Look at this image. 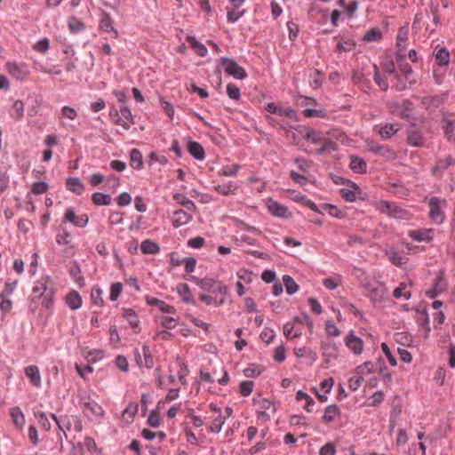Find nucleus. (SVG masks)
Here are the masks:
<instances>
[{
  "label": "nucleus",
  "mask_w": 455,
  "mask_h": 455,
  "mask_svg": "<svg viewBox=\"0 0 455 455\" xmlns=\"http://www.w3.org/2000/svg\"><path fill=\"white\" fill-rule=\"evenodd\" d=\"M80 405L84 412L88 416L89 413L98 417L102 418L104 416L103 408L95 401H84L83 399L80 401Z\"/></svg>",
  "instance_id": "nucleus-11"
},
{
  "label": "nucleus",
  "mask_w": 455,
  "mask_h": 455,
  "mask_svg": "<svg viewBox=\"0 0 455 455\" xmlns=\"http://www.w3.org/2000/svg\"><path fill=\"white\" fill-rule=\"evenodd\" d=\"M377 210L381 213H385L390 217L399 219V220H409L410 213L405 209L398 206L395 203H390L388 201H379L377 205Z\"/></svg>",
  "instance_id": "nucleus-1"
},
{
  "label": "nucleus",
  "mask_w": 455,
  "mask_h": 455,
  "mask_svg": "<svg viewBox=\"0 0 455 455\" xmlns=\"http://www.w3.org/2000/svg\"><path fill=\"white\" fill-rule=\"evenodd\" d=\"M41 297L43 298L42 305L46 308H50L52 306L53 291L49 289L45 292H42Z\"/></svg>",
  "instance_id": "nucleus-62"
},
{
  "label": "nucleus",
  "mask_w": 455,
  "mask_h": 455,
  "mask_svg": "<svg viewBox=\"0 0 455 455\" xmlns=\"http://www.w3.org/2000/svg\"><path fill=\"white\" fill-rule=\"evenodd\" d=\"M455 164V160L451 156H447L443 159H438L435 165L432 169V172L435 176H442L444 171Z\"/></svg>",
  "instance_id": "nucleus-14"
},
{
  "label": "nucleus",
  "mask_w": 455,
  "mask_h": 455,
  "mask_svg": "<svg viewBox=\"0 0 455 455\" xmlns=\"http://www.w3.org/2000/svg\"><path fill=\"white\" fill-rule=\"evenodd\" d=\"M408 235L417 242H430L433 239V229L422 228L410 230Z\"/></svg>",
  "instance_id": "nucleus-13"
},
{
  "label": "nucleus",
  "mask_w": 455,
  "mask_h": 455,
  "mask_svg": "<svg viewBox=\"0 0 455 455\" xmlns=\"http://www.w3.org/2000/svg\"><path fill=\"white\" fill-rule=\"evenodd\" d=\"M340 414V410L336 404L329 405L325 408L323 420L326 423H330L334 420V419Z\"/></svg>",
  "instance_id": "nucleus-34"
},
{
  "label": "nucleus",
  "mask_w": 455,
  "mask_h": 455,
  "mask_svg": "<svg viewBox=\"0 0 455 455\" xmlns=\"http://www.w3.org/2000/svg\"><path fill=\"white\" fill-rule=\"evenodd\" d=\"M191 218V215L186 211L180 209L173 212L172 224L175 228H179L188 223Z\"/></svg>",
  "instance_id": "nucleus-20"
},
{
  "label": "nucleus",
  "mask_w": 455,
  "mask_h": 455,
  "mask_svg": "<svg viewBox=\"0 0 455 455\" xmlns=\"http://www.w3.org/2000/svg\"><path fill=\"white\" fill-rule=\"evenodd\" d=\"M227 94L230 99L238 100L241 96L240 89L235 84L230 83L227 85Z\"/></svg>",
  "instance_id": "nucleus-55"
},
{
  "label": "nucleus",
  "mask_w": 455,
  "mask_h": 455,
  "mask_svg": "<svg viewBox=\"0 0 455 455\" xmlns=\"http://www.w3.org/2000/svg\"><path fill=\"white\" fill-rule=\"evenodd\" d=\"M138 403H130L128 406L124 409L123 412V417L125 419L128 416L130 421L133 419V417L137 413L138 411Z\"/></svg>",
  "instance_id": "nucleus-53"
},
{
  "label": "nucleus",
  "mask_w": 455,
  "mask_h": 455,
  "mask_svg": "<svg viewBox=\"0 0 455 455\" xmlns=\"http://www.w3.org/2000/svg\"><path fill=\"white\" fill-rule=\"evenodd\" d=\"M10 415L12 419L13 423L17 427H22L25 423V417L23 412L19 407H13L10 411Z\"/></svg>",
  "instance_id": "nucleus-37"
},
{
  "label": "nucleus",
  "mask_w": 455,
  "mask_h": 455,
  "mask_svg": "<svg viewBox=\"0 0 455 455\" xmlns=\"http://www.w3.org/2000/svg\"><path fill=\"white\" fill-rule=\"evenodd\" d=\"M25 375L29 379L30 383L36 387H39L41 386V375L37 366L29 365L24 369Z\"/></svg>",
  "instance_id": "nucleus-17"
},
{
  "label": "nucleus",
  "mask_w": 455,
  "mask_h": 455,
  "mask_svg": "<svg viewBox=\"0 0 455 455\" xmlns=\"http://www.w3.org/2000/svg\"><path fill=\"white\" fill-rule=\"evenodd\" d=\"M123 291V284L121 283H114L110 287L109 299L115 301L118 299Z\"/></svg>",
  "instance_id": "nucleus-58"
},
{
  "label": "nucleus",
  "mask_w": 455,
  "mask_h": 455,
  "mask_svg": "<svg viewBox=\"0 0 455 455\" xmlns=\"http://www.w3.org/2000/svg\"><path fill=\"white\" fill-rule=\"evenodd\" d=\"M7 72L17 80H23L28 75V68L23 63L9 61L6 63Z\"/></svg>",
  "instance_id": "nucleus-8"
},
{
  "label": "nucleus",
  "mask_w": 455,
  "mask_h": 455,
  "mask_svg": "<svg viewBox=\"0 0 455 455\" xmlns=\"http://www.w3.org/2000/svg\"><path fill=\"white\" fill-rule=\"evenodd\" d=\"M408 143L413 147L421 146L423 144L421 133L416 129L411 130L408 133Z\"/></svg>",
  "instance_id": "nucleus-38"
},
{
  "label": "nucleus",
  "mask_w": 455,
  "mask_h": 455,
  "mask_svg": "<svg viewBox=\"0 0 455 455\" xmlns=\"http://www.w3.org/2000/svg\"><path fill=\"white\" fill-rule=\"evenodd\" d=\"M134 356L137 364L140 367H146L150 369L154 365L153 356L150 352L149 347L148 345H143L142 353H140L138 349L134 351Z\"/></svg>",
  "instance_id": "nucleus-7"
},
{
  "label": "nucleus",
  "mask_w": 455,
  "mask_h": 455,
  "mask_svg": "<svg viewBox=\"0 0 455 455\" xmlns=\"http://www.w3.org/2000/svg\"><path fill=\"white\" fill-rule=\"evenodd\" d=\"M345 344L354 354H362L363 342L359 337L355 335L354 331H350V333L345 338Z\"/></svg>",
  "instance_id": "nucleus-12"
},
{
  "label": "nucleus",
  "mask_w": 455,
  "mask_h": 455,
  "mask_svg": "<svg viewBox=\"0 0 455 455\" xmlns=\"http://www.w3.org/2000/svg\"><path fill=\"white\" fill-rule=\"evenodd\" d=\"M435 60L439 67H447L450 63V52L444 48L435 49L434 51Z\"/></svg>",
  "instance_id": "nucleus-18"
},
{
  "label": "nucleus",
  "mask_w": 455,
  "mask_h": 455,
  "mask_svg": "<svg viewBox=\"0 0 455 455\" xmlns=\"http://www.w3.org/2000/svg\"><path fill=\"white\" fill-rule=\"evenodd\" d=\"M398 131V128H396L394 124H386L385 126L381 127L379 133L381 136V138L387 140L395 135Z\"/></svg>",
  "instance_id": "nucleus-48"
},
{
  "label": "nucleus",
  "mask_w": 455,
  "mask_h": 455,
  "mask_svg": "<svg viewBox=\"0 0 455 455\" xmlns=\"http://www.w3.org/2000/svg\"><path fill=\"white\" fill-rule=\"evenodd\" d=\"M68 28L72 33H77L84 29V23L77 18L72 16L68 20Z\"/></svg>",
  "instance_id": "nucleus-43"
},
{
  "label": "nucleus",
  "mask_w": 455,
  "mask_h": 455,
  "mask_svg": "<svg viewBox=\"0 0 455 455\" xmlns=\"http://www.w3.org/2000/svg\"><path fill=\"white\" fill-rule=\"evenodd\" d=\"M406 288L405 283H401L400 285L394 290L393 295L395 299L403 297L405 299H409L411 296L410 291H404Z\"/></svg>",
  "instance_id": "nucleus-54"
},
{
  "label": "nucleus",
  "mask_w": 455,
  "mask_h": 455,
  "mask_svg": "<svg viewBox=\"0 0 455 455\" xmlns=\"http://www.w3.org/2000/svg\"><path fill=\"white\" fill-rule=\"evenodd\" d=\"M238 8H229L227 7V20L230 23L236 22L245 12L244 10L238 11Z\"/></svg>",
  "instance_id": "nucleus-45"
},
{
  "label": "nucleus",
  "mask_w": 455,
  "mask_h": 455,
  "mask_svg": "<svg viewBox=\"0 0 455 455\" xmlns=\"http://www.w3.org/2000/svg\"><path fill=\"white\" fill-rule=\"evenodd\" d=\"M69 232L60 227L56 235V242L59 244H68L69 243Z\"/></svg>",
  "instance_id": "nucleus-57"
},
{
  "label": "nucleus",
  "mask_w": 455,
  "mask_h": 455,
  "mask_svg": "<svg viewBox=\"0 0 455 455\" xmlns=\"http://www.w3.org/2000/svg\"><path fill=\"white\" fill-rule=\"evenodd\" d=\"M420 100L421 107L426 110L435 109L439 108L446 100L445 95H433L425 96L422 98L417 97Z\"/></svg>",
  "instance_id": "nucleus-10"
},
{
  "label": "nucleus",
  "mask_w": 455,
  "mask_h": 455,
  "mask_svg": "<svg viewBox=\"0 0 455 455\" xmlns=\"http://www.w3.org/2000/svg\"><path fill=\"white\" fill-rule=\"evenodd\" d=\"M352 81L363 92H368L371 89L370 80L367 79L363 73L360 71H354L352 75Z\"/></svg>",
  "instance_id": "nucleus-19"
},
{
  "label": "nucleus",
  "mask_w": 455,
  "mask_h": 455,
  "mask_svg": "<svg viewBox=\"0 0 455 455\" xmlns=\"http://www.w3.org/2000/svg\"><path fill=\"white\" fill-rule=\"evenodd\" d=\"M124 316L133 329V331L139 333L140 331V320L136 312L132 308H125L124 310Z\"/></svg>",
  "instance_id": "nucleus-21"
},
{
  "label": "nucleus",
  "mask_w": 455,
  "mask_h": 455,
  "mask_svg": "<svg viewBox=\"0 0 455 455\" xmlns=\"http://www.w3.org/2000/svg\"><path fill=\"white\" fill-rule=\"evenodd\" d=\"M320 144L321 147L315 151V154L319 156L323 155L325 153H331L338 149L337 144L329 138L323 137Z\"/></svg>",
  "instance_id": "nucleus-23"
},
{
  "label": "nucleus",
  "mask_w": 455,
  "mask_h": 455,
  "mask_svg": "<svg viewBox=\"0 0 455 455\" xmlns=\"http://www.w3.org/2000/svg\"><path fill=\"white\" fill-rule=\"evenodd\" d=\"M306 125L291 126L286 129V140L291 144L302 148L304 147L306 136Z\"/></svg>",
  "instance_id": "nucleus-5"
},
{
  "label": "nucleus",
  "mask_w": 455,
  "mask_h": 455,
  "mask_svg": "<svg viewBox=\"0 0 455 455\" xmlns=\"http://www.w3.org/2000/svg\"><path fill=\"white\" fill-rule=\"evenodd\" d=\"M268 211L275 216L284 217V206L276 202L270 201L268 204Z\"/></svg>",
  "instance_id": "nucleus-50"
},
{
  "label": "nucleus",
  "mask_w": 455,
  "mask_h": 455,
  "mask_svg": "<svg viewBox=\"0 0 455 455\" xmlns=\"http://www.w3.org/2000/svg\"><path fill=\"white\" fill-rule=\"evenodd\" d=\"M265 109L274 116H267L269 123L273 126L283 127L282 122L284 116V108L283 107L275 105L273 102L267 103Z\"/></svg>",
  "instance_id": "nucleus-6"
},
{
  "label": "nucleus",
  "mask_w": 455,
  "mask_h": 455,
  "mask_svg": "<svg viewBox=\"0 0 455 455\" xmlns=\"http://www.w3.org/2000/svg\"><path fill=\"white\" fill-rule=\"evenodd\" d=\"M387 256L391 262L395 266H402L405 263V259L398 251L391 250L387 252Z\"/></svg>",
  "instance_id": "nucleus-51"
},
{
  "label": "nucleus",
  "mask_w": 455,
  "mask_h": 455,
  "mask_svg": "<svg viewBox=\"0 0 455 455\" xmlns=\"http://www.w3.org/2000/svg\"><path fill=\"white\" fill-rule=\"evenodd\" d=\"M34 416L40 426L46 431L50 430L51 424L44 412L36 411L34 412Z\"/></svg>",
  "instance_id": "nucleus-47"
},
{
  "label": "nucleus",
  "mask_w": 455,
  "mask_h": 455,
  "mask_svg": "<svg viewBox=\"0 0 455 455\" xmlns=\"http://www.w3.org/2000/svg\"><path fill=\"white\" fill-rule=\"evenodd\" d=\"M349 167L352 171H354L356 173H364L367 170V164L365 161L357 156H350V164Z\"/></svg>",
  "instance_id": "nucleus-22"
},
{
  "label": "nucleus",
  "mask_w": 455,
  "mask_h": 455,
  "mask_svg": "<svg viewBox=\"0 0 455 455\" xmlns=\"http://www.w3.org/2000/svg\"><path fill=\"white\" fill-rule=\"evenodd\" d=\"M189 154L197 160L204 159L205 153L202 145L196 141H190L188 145Z\"/></svg>",
  "instance_id": "nucleus-24"
},
{
  "label": "nucleus",
  "mask_w": 455,
  "mask_h": 455,
  "mask_svg": "<svg viewBox=\"0 0 455 455\" xmlns=\"http://www.w3.org/2000/svg\"><path fill=\"white\" fill-rule=\"evenodd\" d=\"M66 185L68 190L76 195H81L84 190V186L79 178H68Z\"/></svg>",
  "instance_id": "nucleus-27"
},
{
  "label": "nucleus",
  "mask_w": 455,
  "mask_h": 455,
  "mask_svg": "<svg viewBox=\"0 0 455 455\" xmlns=\"http://www.w3.org/2000/svg\"><path fill=\"white\" fill-rule=\"evenodd\" d=\"M363 286L370 292L372 300H379L383 296V291L379 288H372L369 283H363Z\"/></svg>",
  "instance_id": "nucleus-49"
},
{
  "label": "nucleus",
  "mask_w": 455,
  "mask_h": 455,
  "mask_svg": "<svg viewBox=\"0 0 455 455\" xmlns=\"http://www.w3.org/2000/svg\"><path fill=\"white\" fill-rule=\"evenodd\" d=\"M92 303L98 307L103 306L102 291L100 288H93L91 292Z\"/></svg>",
  "instance_id": "nucleus-52"
},
{
  "label": "nucleus",
  "mask_w": 455,
  "mask_h": 455,
  "mask_svg": "<svg viewBox=\"0 0 455 455\" xmlns=\"http://www.w3.org/2000/svg\"><path fill=\"white\" fill-rule=\"evenodd\" d=\"M299 284L288 275H286V293L292 295L299 291Z\"/></svg>",
  "instance_id": "nucleus-59"
},
{
  "label": "nucleus",
  "mask_w": 455,
  "mask_h": 455,
  "mask_svg": "<svg viewBox=\"0 0 455 455\" xmlns=\"http://www.w3.org/2000/svg\"><path fill=\"white\" fill-rule=\"evenodd\" d=\"M382 33L379 28H372L368 30L363 36L365 42H378L381 39Z\"/></svg>",
  "instance_id": "nucleus-39"
},
{
  "label": "nucleus",
  "mask_w": 455,
  "mask_h": 455,
  "mask_svg": "<svg viewBox=\"0 0 455 455\" xmlns=\"http://www.w3.org/2000/svg\"><path fill=\"white\" fill-rule=\"evenodd\" d=\"M336 447L333 443H327L319 451V455H335Z\"/></svg>",
  "instance_id": "nucleus-64"
},
{
  "label": "nucleus",
  "mask_w": 455,
  "mask_h": 455,
  "mask_svg": "<svg viewBox=\"0 0 455 455\" xmlns=\"http://www.w3.org/2000/svg\"><path fill=\"white\" fill-rule=\"evenodd\" d=\"M140 250L144 254H156L159 252L160 247L156 242L147 239L141 243Z\"/></svg>",
  "instance_id": "nucleus-32"
},
{
  "label": "nucleus",
  "mask_w": 455,
  "mask_h": 455,
  "mask_svg": "<svg viewBox=\"0 0 455 455\" xmlns=\"http://www.w3.org/2000/svg\"><path fill=\"white\" fill-rule=\"evenodd\" d=\"M24 113V103L18 100L13 103L11 116L16 120H20L23 117Z\"/></svg>",
  "instance_id": "nucleus-44"
},
{
  "label": "nucleus",
  "mask_w": 455,
  "mask_h": 455,
  "mask_svg": "<svg viewBox=\"0 0 455 455\" xmlns=\"http://www.w3.org/2000/svg\"><path fill=\"white\" fill-rule=\"evenodd\" d=\"M358 193L359 188L355 183H353L350 187L340 189L341 196L348 202L355 201Z\"/></svg>",
  "instance_id": "nucleus-29"
},
{
  "label": "nucleus",
  "mask_w": 455,
  "mask_h": 455,
  "mask_svg": "<svg viewBox=\"0 0 455 455\" xmlns=\"http://www.w3.org/2000/svg\"><path fill=\"white\" fill-rule=\"evenodd\" d=\"M429 217L435 224H442L444 220V212L440 206V200L437 197H432L429 200Z\"/></svg>",
  "instance_id": "nucleus-9"
},
{
  "label": "nucleus",
  "mask_w": 455,
  "mask_h": 455,
  "mask_svg": "<svg viewBox=\"0 0 455 455\" xmlns=\"http://www.w3.org/2000/svg\"><path fill=\"white\" fill-rule=\"evenodd\" d=\"M120 111L117 110L115 107H112L110 111H109V116L112 118L113 122L116 124V125H120L122 126L124 130H130L131 128V124L126 122L125 120H124L121 116H120Z\"/></svg>",
  "instance_id": "nucleus-33"
},
{
  "label": "nucleus",
  "mask_w": 455,
  "mask_h": 455,
  "mask_svg": "<svg viewBox=\"0 0 455 455\" xmlns=\"http://www.w3.org/2000/svg\"><path fill=\"white\" fill-rule=\"evenodd\" d=\"M287 198L294 202H301L304 205H306L312 211L318 212V208L313 201L306 198L304 196H301L300 194H297L293 190L286 189V199Z\"/></svg>",
  "instance_id": "nucleus-15"
},
{
  "label": "nucleus",
  "mask_w": 455,
  "mask_h": 455,
  "mask_svg": "<svg viewBox=\"0 0 455 455\" xmlns=\"http://www.w3.org/2000/svg\"><path fill=\"white\" fill-rule=\"evenodd\" d=\"M52 419L55 421L58 427L64 431V428L66 430H71L73 427L76 432H81L83 430V425L81 420L76 416H65L64 418L59 419L55 414L51 415Z\"/></svg>",
  "instance_id": "nucleus-4"
},
{
  "label": "nucleus",
  "mask_w": 455,
  "mask_h": 455,
  "mask_svg": "<svg viewBox=\"0 0 455 455\" xmlns=\"http://www.w3.org/2000/svg\"><path fill=\"white\" fill-rule=\"evenodd\" d=\"M161 422L160 413L157 411H152L148 419V424L153 427H158Z\"/></svg>",
  "instance_id": "nucleus-63"
},
{
  "label": "nucleus",
  "mask_w": 455,
  "mask_h": 455,
  "mask_svg": "<svg viewBox=\"0 0 455 455\" xmlns=\"http://www.w3.org/2000/svg\"><path fill=\"white\" fill-rule=\"evenodd\" d=\"M173 199L180 204V205L184 206L188 211H195L196 210V204L193 201L188 199L185 195L180 193H176L173 195Z\"/></svg>",
  "instance_id": "nucleus-35"
},
{
  "label": "nucleus",
  "mask_w": 455,
  "mask_h": 455,
  "mask_svg": "<svg viewBox=\"0 0 455 455\" xmlns=\"http://www.w3.org/2000/svg\"><path fill=\"white\" fill-rule=\"evenodd\" d=\"M66 302L72 310H76L82 306V298L80 294L73 291L67 295Z\"/></svg>",
  "instance_id": "nucleus-28"
},
{
  "label": "nucleus",
  "mask_w": 455,
  "mask_h": 455,
  "mask_svg": "<svg viewBox=\"0 0 455 455\" xmlns=\"http://www.w3.org/2000/svg\"><path fill=\"white\" fill-rule=\"evenodd\" d=\"M187 42L190 44L193 50L201 57L206 56L208 51L204 44L196 40L193 36H188Z\"/></svg>",
  "instance_id": "nucleus-25"
},
{
  "label": "nucleus",
  "mask_w": 455,
  "mask_h": 455,
  "mask_svg": "<svg viewBox=\"0 0 455 455\" xmlns=\"http://www.w3.org/2000/svg\"><path fill=\"white\" fill-rule=\"evenodd\" d=\"M374 76L373 79L377 85L384 92L388 90V83L386 79L382 78L379 75L377 65H373Z\"/></svg>",
  "instance_id": "nucleus-46"
},
{
  "label": "nucleus",
  "mask_w": 455,
  "mask_h": 455,
  "mask_svg": "<svg viewBox=\"0 0 455 455\" xmlns=\"http://www.w3.org/2000/svg\"><path fill=\"white\" fill-rule=\"evenodd\" d=\"M130 165L136 170H140L143 166L142 155L137 148H132L130 152Z\"/></svg>",
  "instance_id": "nucleus-31"
},
{
  "label": "nucleus",
  "mask_w": 455,
  "mask_h": 455,
  "mask_svg": "<svg viewBox=\"0 0 455 455\" xmlns=\"http://www.w3.org/2000/svg\"><path fill=\"white\" fill-rule=\"evenodd\" d=\"M254 382L246 380L240 383V393L243 396H248L252 392Z\"/></svg>",
  "instance_id": "nucleus-60"
},
{
  "label": "nucleus",
  "mask_w": 455,
  "mask_h": 455,
  "mask_svg": "<svg viewBox=\"0 0 455 455\" xmlns=\"http://www.w3.org/2000/svg\"><path fill=\"white\" fill-rule=\"evenodd\" d=\"M285 242H286V247L288 246V247H291L294 249L290 252H288L286 251V254H290L292 257L298 258L299 255V250L302 245L301 242L295 240L293 238H289V237H286Z\"/></svg>",
  "instance_id": "nucleus-42"
},
{
  "label": "nucleus",
  "mask_w": 455,
  "mask_h": 455,
  "mask_svg": "<svg viewBox=\"0 0 455 455\" xmlns=\"http://www.w3.org/2000/svg\"><path fill=\"white\" fill-rule=\"evenodd\" d=\"M177 290L179 294L182 296V299L184 302L195 304L193 296L190 294L189 286L187 283L180 284Z\"/></svg>",
  "instance_id": "nucleus-40"
},
{
  "label": "nucleus",
  "mask_w": 455,
  "mask_h": 455,
  "mask_svg": "<svg viewBox=\"0 0 455 455\" xmlns=\"http://www.w3.org/2000/svg\"><path fill=\"white\" fill-rule=\"evenodd\" d=\"M253 403L256 406L259 419L262 421L270 419V417L275 413V404L268 399L259 396L257 398H253Z\"/></svg>",
  "instance_id": "nucleus-2"
},
{
  "label": "nucleus",
  "mask_w": 455,
  "mask_h": 455,
  "mask_svg": "<svg viewBox=\"0 0 455 455\" xmlns=\"http://www.w3.org/2000/svg\"><path fill=\"white\" fill-rule=\"evenodd\" d=\"M220 64L227 75L235 79L243 80L247 77L245 69L239 66L234 59L222 57L220 60Z\"/></svg>",
  "instance_id": "nucleus-3"
},
{
  "label": "nucleus",
  "mask_w": 455,
  "mask_h": 455,
  "mask_svg": "<svg viewBox=\"0 0 455 455\" xmlns=\"http://www.w3.org/2000/svg\"><path fill=\"white\" fill-rule=\"evenodd\" d=\"M48 184L44 181H36L32 184L31 191L35 195H41L47 191Z\"/></svg>",
  "instance_id": "nucleus-56"
},
{
  "label": "nucleus",
  "mask_w": 455,
  "mask_h": 455,
  "mask_svg": "<svg viewBox=\"0 0 455 455\" xmlns=\"http://www.w3.org/2000/svg\"><path fill=\"white\" fill-rule=\"evenodd\" d=\"M443 129L444 135L450 142H455L454 124L451 120H444Z\"/></svg>",
  "instance_id": "nucleus-41"
},
{
  "label": "nucleus",
  "mask_w": 455,
  "mask_h": 455,
  "mask_svg": "<svg viewBox=\"0 0 455 455\" xmlns=\"http://www.w3.org/2000/svg\"><path fill=\"white\" fill-rule=\"evenodd\" d=\"M363 381V378L358 374L352 376L348 379V387L352 391H356Z\"/></svg>",
  "instance_id": "nucleus-61"
},
{
  "label": "nucleus",
  "mask_w": 455,
  "mask_h": 455,
  "mask_svg": "<svg viewBox=\"0 0 455 455\" xmlns=\"http://www.w3.org/2000/svg\"><path fill=\"white\" fill-rule=\"evenodd\" d=\"M92 203L95 205H108L111 203V197L109 195H106L100 192H95L92 196Z\"/></svg>",
  "instance_id": "nucleus-36"
},
{
  "label": "nucleus",
  "mask_w": 455,
  "mask_h": 455,
  "mask_svg": "<svg viewBox=\"0 0 455 455\" xmlns=\"http://www.w3.org/2000/svg\"><path fill=\"white\" fill-rule=\"evenodd\" d=\"M145 300L148 305L149 306H155L158 307L163 313L166 314H175L176 309L174 307L166 304L164 301L160 300L156 298L151 297V296H146Z\"/></svg>",
  "instance_id": "nucleus-16"
},
{
  "label": "nucleus",
  "mask_w": 455,
  "mask_h": 455,
  "mask_svg": "<svg viewBox=\"0 0 455 455\" xmlns=\"http://www.w3.org/2000/svg\"><path fill=\"white\" fill-rule=\"evenodd\" d=\"M100 29L109 33V32H114L116 36H117V31L116 29H115L114 26H113V20L110 17V15L104 12L102 13V17L100 19Z\"/></svg>",
  "instance_id": "nucleus-30"
},
{
  "label": "nucleus",
  "mask_w": 455,
  "mask_h": 455,
  "mask_svg": "<svg viewBox=\"0 0 455 455\" xmlns=\"http://www.w3.org/2000/svg\"><path fill=\"white\" fill-rule=\"evenodd\" d=\"M305 141H310L313 144H320L324 137L323 132L311 127L306 126Z\"/></svg>",
  "instance_id": "nucleus-26"
}]
</instances>
